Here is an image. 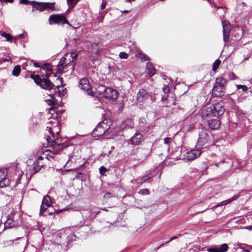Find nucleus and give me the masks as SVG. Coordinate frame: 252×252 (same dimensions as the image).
I'll list each match as a JSON object with an SVG mask.
<instances>
[{
	"label": "nucleus",
	"instance_id": "obj_1",
	"mask_svg": "<svg viewBox=\"0 0 252 252\" xmlns=\"http://www.w3.org/2000/svg\"><path fill=\"white\" fill-rule=\"evenodd\" d=\"M226 83V80L222 77H217L212 90V94L218 97L223 96L225 90V85Z\"/></svg>",
	"mask_w": 252,
	"mask_h": 252
},
{
	"label": "nucleus",
	"instance_id": "obj_2",
	"mask_svg": "<svg viewBox=\"0 0 252 252\" xmlns=\"http://www.w3.org/2000/svg\"><path fill=\"white\" fill-rule=\"evenodd\" d=\"M47 128L48 129V131L51 134V136H48L47 138V141L49 143H51V146L54 149L55 153L57 154L63 149L64 145L61 142V140L59 138H56L51 127L47 126Z\"/></svg>",
	"mask_w": 252,
	"mask_h": 252
},
{
	"label": "nucleus",
	"instance_id": "obj_3",
	"mask_svg": "<svg viewBox=\"0 0 252 252\" xmlns=\"http://www.w3.org/2000/svg\"><path fill=\"white\" fill-rule=\"evenodd\" d=\"M31 78L41 88L50 90L54 87V84L49 79L47 78L41 79L38 74H32L31 75Z\"/></svg>",
	"mask_w": 252,
	"mask_h": 252
},
{
	"label": "nucleus",
	"instance_id": "obj_4",
	"mask_svg": "<svg viewBox=\"0 0 252 252\" xmlns=\"http://www.w3.org/2000/svg\"><path fill=\"white\" fill-rule=\"evenodd\" d=\"M32 2L33 3V8L40 11H43L47 9L55 10V2H39L35 1H32Z\"/></svg>",
	"mask_w": 252,
	"mask_h": 252
},
{
	"label": "nucleus",
	"instance_id": "obj_5",
	"mask_svg": "<svg viewBox=\"0 0 252 252\" xmlns=\"http://www.w3.org/2000/svg\"><path fill=\"white\" fill-rule=\"evenodd\" d=\"M109 128V126L107 125L105 121L100 122L92 132L94 137H99L103 135Z\"/></svg>",
	"mask_w": 252,
	"mask_h": 252
},
{
	"label": "nucleus",
	"instance_id": "obj_6",
	"mask_svg": "<svg viewBox=\"0 0 252 252\" xmlns=\"http://www.w3.org/2000/svg\"><path fill=\"white\" fill-rule=\"evenodd\" d=\"M49 21L50 25L60 23H62V24L65 23L69 24V22L66 19L65 16L61 14L51 15L49 17Z\"/></svg>",
	"mask_w": 252,
	"mask_h": 252
},
{
	"label": "nucleus",
	"instance_id": "obj_7",
	"mask_svg": "<svg viewBox=\"0 0 252 252\" xmlns=\"http://www.w3.org/2000/svg\"><path fill=\"white\" fill-rule=\"evenodd\" d=\"M201 154V152L199 149L192 150L186 152L182 158L187 161L193 160L199 157Z\"/></svg>",
	"mask_w": 252,
	"mask_h": 252
},
{
	"label": "nucleus",
	"instance_id": "obj_8",
	"mask_svg": "<svg viewBox=\"0 0 252 252\" xmlns=\"http://www.w3.org/2000/svg\"><path fill=\"white\" fill-rule=\"evenodd\" d=\"M210 139L209 134L207 132V130L202 129L199 132V138L198 139V145L199 146L203 147L206 143H207Z\"/></svg>",
	"mask_w": 252,
	"mask_h": 252
},
{
	"label": "nucleus",
	"instance_id": "obj_9",
	"mask_svg": "<svg viewBox=\"0 0 252 252\" xmlns=\"http://www.w3.org/2000/svg\"><path fill=\"white\" fill-rule=\"evenodd\" d=\"M212 108V112L215 113L214 117H219L223 115L224 112V108L220 103H216L211 105Z\"/></svg>",
	"mask_w": 252,
	"mask_h": 252
},
{
	"label": "nucleus",
	"instance_id": "obj_10",
	"mask_svg": "<svg viewBox=\"0 0 252 252\" xmlns=\"http://www.w3.org/2000/svg\"><path fill=\"white\" fill-rule=\"evenodd\" d=\"M228 248L227 244H223L221 245H215L208 247L207 249V251L208 252H226Z\"/></svg>",
	"mask_w": 252,
	"mask_h": 252
},
{
	"label": "nucleus",
	"instance_id": "obj_11",
	"mask_svg": "<svg viewBox=\"0 0 252 252\" xmlns=\"http://www.w3.org/2000/svg\"><path fill=\"white\" fill-rule=\"evenodd\" d=\"M118 94L116 90L111 88H107L104 90L103 95L106 98L116 100L118 96Z\"/></svg>",
	"mask_w": 252,
	"mask_h": 252
},
{
	"label": "nucleus",
	"instance_id": "obj_12",
	"mask_svg": "<svg viewBox=\"0 0 252 252\" xmlns=\"http://www.w3.org/2000/svg\"><path fill=\"white\" fill-rule=\"evenodd\" d=\"M222 25L223 27V39L224 42H226L228 41L229 38L230 32V24L227 21H222Z\"/></svg>",
	"mask_w": 252,
	"mask_h": 252
},
{
	"label": "nucleus",
	"instance_id": "obj_13",
	"mask_svg": "<svg viewBox=\"0 0 252 252\" xmlns=\"http://www.w3.org/2000/svg\"><path fill=\"white\" fill-rule=\"evenodd\" d=\"M150 97V94L147 91L144 89H140L137 94L136 99L139 102H145Z\"/></svg>",
	"mask_w": 252,
	"mask_h": 252
},
{
	"label": "nucleus",
	"instance_id": "obj_14",
	"mask_svg": "<svg viewBox=\"0 0 252 252\" xmlns=\"http://www.w3.org/2000/svg\"><path fill=\"white\" fill-rule=\"evenodd\" d=\"M79 87L83 90L87 92L89 95H93L91 91V86L88 80L86 78H83L80 80Z\"/></svg>",
	"mask_w": 252,
	"mask_h": 252
},
{
	"label": "nucleus",
	"instance_id": "obj_15",
	"mask_svg": "<svg viewBox=\"0 0 252 252\" xmlns=\"http://www.w3.org/2000/svg\"><path fill=\"white\" fill-rule=\"evenodd\" d=\"M6 172L3 169H0V187L3 188L9 185V181L6 178Z\"/></svg>",
	"mask_w": 252,
	"mask_h": 252
},
{
	"label": "nucleus",
	"instance_id": "obj_16",
	"mask_svg": "<svg viewBox=\"0 0 252 252\" xmlns=\"http://www.w3.org/2000/svg\"><path fill=\"white\" fill-rule=\"evenodd\" d=\"M51 205V199L49 196L46 195L44 197L42 204L40 207V214L43 213Z\"/></svg>",
	"mask_w": 252,
	"mask_h": 252
},
{
	"label": "nucleus",
	"instance_id": "obj_17",
	"mask_svg": "<svg viewBox=\"0 0 252 252\" xmlns=\"http://www.w3.org/2000/svg\"><path fill=\"white\" fill-rule=\"evenodd\" d=\"M23 241V237H18L14 240H7L4 242V244L5 247L16 246L21 244Z\"/></svg>",
	"mask_w": 252,
	"mask_h": 252
},
{
	"label": "nucleus",
	"instance_id": "obj_18",
	"mask_svg": "<svg viewBox=\"0 0 252 252\" xmlns=\"http://www.w3.org/2000/svg\"><path fill=\"white\" fill-rule=\"evenodd\" d=\"M214 115H215L214 112H212V108L211 106L204 108L201 111V116L204 119L214 117Z\"/></svg>",
	"mask_w": 252,
	"mask_h": 252
},
{
	"label": "nucleus",
	"instance_id": "obj_19",
	"mask_svg": "<svg viewBox=\"0 0 252 252\" xmlns=\"http://www.w3.org/2000/svg\"><path fill=\"white\" fill-rule=\"evenodd\" d=\"M43 159V158L40 156L38 158L36 161L34 162L33 164V169L35 173L39 171L41 167L43 166L44 164L42 162Z\"/></svg>",
	"mask_w": 252,
	"mask_h": 252
},
{
	"label": "nucleus",
	"instance_id": "obj_20",
	"mask_svg": "<svg viewBox=\"0 0 252 252\" xmlns=\"http://www.w3.org/2000/svg\"><path fill=\"white\" fill-rule=\"evenodd\" d=\"M142 137L143 136L140 133H136L130 138V143L133 145H137L141 142Z\"/></svg>",
	"mask_w": 252,
	"mask_h": 252
},
{
	"label": "nucleus",
	"instance_id": "obj_21",
	"mask_svg": "<svg viewBox=\"0 0 252 252\" xmlns=\"http://www.w3.org/2000/svg\"><path fill=\"white\" fill-rule=\"evenodd\" d=\"M220 125V122L217 119H212L208 121V126L212 129H218Z\"/></svg>",
	"mask_w": 252,
	"mask_h": 252
},
{
	"label": "nucleus",
	"instance_id": "obj_22",
	"mask_svg": "<svg viewBox=\"0 0 252 252\" xmlns=\"http://www.w3.org/2000/svg\"><path fill=\"white\" fill-rule=\"evenodd\" d=\"M146 71L149 76L151 77L155 74V69L150 63H147L146 64Z\"/></svg>",
	"mask_w": 252,
	"mask_h": 252
},
{
	"label": "nucleus",
	"instance_id": "obj_23",
	"mask_svg": "<svg viewBox=\"0 0 252 252\" xmlns=\"http://www.w3.org/2000/svg\"><path fill=\"white\" fill-rule=\"evenodd\" d=\"M133 123L131 120L127 119L121 125V128L123 129H127L131 128Z\"/></svg>",
	"mask_w": 252,
	"mask_h": 252
},
{
	"label": "nucleus",
	"instance_id": "obj_24",
	"mask_svg": "<svg viewBox=\"0 0 252 252\" xmlns=\"http://www.w3.org/2000/svg\"><path fill=\"white\" fill-rule=\"evenodd\" d=\"M239 197V194H235L232 198L227 199L225 201H223L221 202L220 204L216 205L215 207H218L220 205L222 206V205H226V204L231 202L232 201L237 199Z\"/></svg>",
	"mask_w": 252,
	"mask_h": 252
},
{
	"label": "nucleus",
	"instance_id": "obj_25",
	"mask_svg": "<svg viewBox=\"0 0 252 252\" xmlns=\"http://www.w3.org/2000/svg\"><path fill=\"white\" fill-rule=\"evenodd\" d=\"M21 72V67L19 65H16L12 71V75L18 76Z\"/></svg>",
	"mask_w": 252,
	"mask_h": 252
},
{
	"label": "nucleus",
	"instance_id": "obj_26",
	"mask_svg": "<svg viewBox=\"0 0 252 252\" xmlns=\"http://www.w3.org/2000/svg\"><path fill=\"white\" fill-rule=\"evenodd\" d=\"M220 63V61L219 59L216 60L213 64L212 70L214 71H216L218 68Z\"/></svg>",
	"mask_w": 252,
	"mask_h": 252
},
{
	"label": "nucleus",
	"instance_id": "obj_27",
	"mask_svg": "<svg viewBox=\"0 0 252 252\" xmlns=\"http://www.w3.org/2000/svg\"><path fill=\"white\" fill-rule=\"evenodd\" d=\"M1 35L2 37H4L5 38H6L7 40L8 41H11L12 39L13 38V37H12L10 34L7 33L5 32H3L1 33Z\"/></svg>",
	"mask_w": 252,
	"mask_h": 252
},
{
	"label": "nucleus",
	"instance_id": "obj_28",
	"mask_svg": "<svg viewBox=\"0 0 252 252\" xmlns=\"http://www.w3.org/2000/svg\"><path fill=\"white\" fill-rule=\"evenodd\" d=\"M138 57L141 59L143 61H146L149 60V57L146 54L143 53H139Z\"/></svg>",
	"mask_w": 252,
	"mask_h": 252
},
{
	"label": "nucleus",
	"instance_id": "obj_29",
	"mask_svg": "<svg viewBox=\"0 0 252 252\" xmlns=\"http://www.w3.org/2000/svg\"><path fill=\"white\" fill-rule=\"evenodd\" d=\"M12 220L11 219H8L4 223L5 227L7 228H11L12 227Z\"/></svg>",
	"mask_w": 252,
	"mask_h": 252
},
{
	"label": "nucleus",
	"instance_id": "obj_30",
	"mask_svg": "<svg viewBox=\"0 0 252 252\" xmlns=\"http://www.w3.org/2000/svg\"><path fill=\"white\" fill-rule=\"evenodd\" d=\"M76 0H66L67 5L72 8L77 4L75 3Z\"/></svg>",
	"mask_w": 252,
	"mask_h": 252
},
{
	"label": "nucleus",
	"instance_id": "obj_31",
	"mask_svg": "<svg viewBox=\"0 0 252 252\" xmlns=\"http://www.w3.org/2000/svg\"><path fill=\"white\" fill-rule=\"evenodd\" d=\"M99 173L101 175H104L105 173L107 171V169L104 166H101L99 168Z\"/></svg>",
	"mask_w": 252,
	"mask_h": 252
},
{
	"label": "nucleus",
	"instance_id": "obj_32",
	"mask_svg": "<svg viewBox=\"0 0 252 252\" xmlns=\"http://www.w3.org/2000/svg\"><path fill=\"white\" fill-rule=\"evenodd\" d=\"M119 57L121 59H126L128 57V55L124 52H121L119 54Z\"/></svg>",
	"mask_w": 252,
	"mask_h": 252
},
{
	"label": "nucleus",
	"instance_id": "obj_33",
	"mask_svg": "<svg viewBox=\"0 0 252 252\" xmlns=\"http://www.w3.org/2000/svg\"><path fill=\"white\" fill-rule=\"evenodd\" d=\"M237 88L238 89H242L244 92H247L248 90V88L246 85H237Z\"/></svg>",
	"mask_w": 252,
	"mask_h": 252
},
{
	"label": "nucleus",
	"instance_id": "obj_34",
	"mask_svg": "<svg viewBox=\"0 0 252 252\" xmlns=\"http://www.w3.org/2000/svg\"><path fill=\"white\" fill-rule=\"evenodd\" d=\"M139 193L141 195H147L149 194V191L148 189H145L140 190Z\"/></svg>",
	"mask_w": 252,
	"mask_h": 252
},
{
	"label": "nucleus",
	"instance_id": "obj_35",
	"mask_svg": "<svg viewBox=\"0 0 252 252\" xmlns=\"http://www.w3.org/2000/svg\"><path fill=\"white\" fill-rule=\"evenodd\" d=\"M150 178V176H149V175H145L144 176H143L141 178V181H139V183L140 184H142L144 182H145L146 181H147L149 178Z\"/></svg>",
	"mask_w": 252,
	"mask_h": 252
},
{
	"label": "nucleus",
	"instance_id": "obj_36",
	"mask_svg": "<svg viewBox=\"0 0 252 252\" xmlns=\"http://www.w3.org/2000/svg\"><path fill=\"white\" fill-rule=\"evenodd\" d=\"M40 68L45 70H49L51 69V66L49 63H44L43 65L40 66Z\"/></svg>",
	"mask_w": 252,
	"mask_h": 252
},
{
	"label": "nucleus",
	"instance_id": "obj_37",
	"mask_svg": "<svg viewBox=\"0 0 252 252\" xmlns=\"http://www.w3.org/2000/svg\"><path fill=\"white\" fill-rule=\"evenodd\" d=\"M177 238H178V237H177V236H173L172 237H171V238L170 239V240H169L168 241L166 242L165 243H164V244H162L160 245L159 246V248L162 247V246H164V245H165V244H167L169 243L170 242H171V241L174 240H175V239H177Z\"/></svg>",
	"mask_w": 252,
	"mask_h": 252
},
{
	"label": "nucleus",
	"instance_id": "obj_38",
	"mask_svg": "<svg viewBox=\"0 0 252 252\" xmlns=\"http://www.w3.org/2000/svg\"><path fill=\"white\" fill-rule=\"evenodd\" d=\"M78 57V54L75 52H72L70 53V57L73 59H76Z\"/></svg>",
	"mask_w": 252,
	"mask_h": 252
},
{
	"label": "nucleus",
	"instance_id": "obj_39",
	"mask_svg": "<svg viewBox=\"0 0 252 252\" xmlns=\"http://www.w3.org/2000/svg\"><path fill=\"white\" fill-rule=\"evenodd\" d=\"M20 2L21 4L26 5H28L30 3L29 0H20Z\"/></svg>",
	"mask_w": 252,
	"mask_h": 252
},
{
	"label": "nucleus",
	"instance_id": "obj_40",
	"mask_svg": "<svg viewBox=\"0 0 252 252\" xmlns=\"http://www.w3.org/2000/svg\"><path fill=\"white\" fill-rule=\"evenodd\" d=\"M171 138L169 137H166L164 139V143L166 145H169Z\"/></svg>",
	"mask_w": 252,
	"mask_h": 252
},
{
	"label": "nucleus",
	"instance_id": "obj_41",
	"mask_svg": "<svg viewBox=\"0 0 252 252\" xmlns=\"http://www.w3.org/2000/svg\"><path fill=\"white\" fill-rule=\"evenodd\" d=\"M24 33H22V34L17 35V36H16L14 37H13V38H14L16 40H17V39H19V38H23L24 37Z\"/></svg>",
	"mask_w": 252,
	"mask_h": 252
},
{
	"label": "nucleus",
	"instance_id": "obj_42",
	"mask_svg": "<svg viewBox=\"0 0 252 252\" xmlns=\"http://www.w3.org/2000/svg\"><path fill=\"white\" fill-rule=\"evenodd\" d=\"M163 91L165 94H167L169 92V88L168 86H166L163 88Z\"/></svg>",
	"mask_w": 252,
	"mask_h": 252
},
{
	"label": "nucleus",
	"instance_id": "obj_43",
	"mask_svg": "<svg viewBox=\"0 0 252 252\" xmlns=\"http://www.w3.org/2000/svg\"><path fill=\"white\" fill-rule=\"evenodd\" d=\"M105 6H106V3L103 2L101 3V9L102 10L104 9L105 8Z\"/></svg>",
	"mask_w": 252,
	"mask_h": 252
},
{
	"label": "nucleus",
	"instance_id": "obj_44",
	"mask_svg": "<svg viewBox=\"0 0 252 252\" xmlns=\"http://www.w3.org/2000/svg\"><path fill=\"white\" fill-rule=\"evenodd\" d=\"M111 195V194L110 193H106L105 194L104 196V197L107 198V197H110Z\"/></svg>",
	"mask_w": 252,
	"mask_h": 252
},
{
	"label": "nucleus",
	"instance_id": "obj_45",
	"mask_svg": "<svg viewBox=\"0 0 252 252\" xmlns=\"http://www.w3.org/2000/svg\"><path fill=\"white\" fill-rule=\"evenodd\" d=\"M33 65L35 67H40V66H41L40 65H39V64L37 63H33Z\"/></svg>",
	"mask_w": 252,
	"mask_h": 252
},
{
	"label": "nucleus",
	"instance_id": "obj_46",
	"mask_svg": "<svg viewBox=\"0 0 252 252\" xmlns=\"http://www.w3.org/2000/svg\"><path fill=\"white\" fill-rule=\"evenodd\" d=\"M75 235H74V234H72L71 235V240H75Z\"/></svg>",
	"mask_w": 252,
	"mask_h": 252
},
{
	"label": "nucleus",
	"instance_id": "obj_47",
	"mask_svg": "<svg viewBox=\"0 0 252 252\" xmlns=\"http://www.w3.org/2000/svg\"><path fill=\"white\" fill-rule=\"evenodd\" d=\"M4 1H5V2H9V3H13V1H14V0H4Z\"/></svg>",
	"mask_w": 252,
	"mask_h": 252
},
{
	"label": "nucleus",
	"instance_id": "obj_48",
	"mask_svg": "<svg viewBox=\"0 0 252 252\" xmlns=\"http://www.w3.org/2000/svg\"><path fill=\"white\" fill-rule=\"evenodd\" d=\"M97 44L94 43V44H93L91 46L92 47H97Z\"/></svg>",
	"mask_w": 252,
	"mask_h": 252
},
{
	"label": "nucleus",
	"instance_id": "obj_49",
	"mask_svg": "<svg viewBox=\"0 0 252 252\" xmlns=\"http://www.w3.org/2000/svg\"><path fill=\"white\" fill-rule=\"evenodd\" d=\"M50 75H51V74L50 73H49L46 74V76L47 77H48L50 76Z\"/></svg>",
	"mask_w": 252,
	"mask_h": 252
},
{
	"label": "nucleus",
	"instance_id": "obj_50",
	"mask_svg": "<svg viewBox=\"0 0 252 252\" xmlns=\"http://www.w3.org/2000/svg\"><path fill=\"white\" fill-rule=\"evenodd\" d=\"M51 97L52 98V99H54V94H50Z\"/></svg>",
	"mask_w": 252,
	"mask_h": 252
},
{
	"label": "nucleus",
	"instance_id": "obj_51",
	"mask_svg": "<svg viewBox=\"0 0 252 252\" xmlns=\"http://www.w3.org/2000/svg\"><path fill=\"white\" fill-rule=\"evenodd\" d=\"M102 210L103 211H107V210L105 208H103V209H102Z\"/></svg>",
	"mask_w": 252,
	"mask_h": 252
},
{
	"label": "nucleus",
	"instance_id": "obj_52",
	"mask_svg": "<svg viewBox=\"0 0 252 252\" xmlns=\"http://www.w3.org/2000/svg\"><path fill=\"white\" fill-rule=\"evenodd\" d=\"M131 0H126V2H130Z\"/></svg>",
	"mask_w": 252,
	"mask_h": 252
},
{
	"label": "nucleus",
	"instance_id": "obj_53",
	"mask_svg": "<svg viewBox=\"0 0 252 252\" xmlns=\"http://www.w3.org/2000/svg\"><path fill=\"white\" fill-rule=\"evenodd\" d=\"M79 1H80V0H76V1H75V3H77V2H78Z\"/></svg>",
	"mask_w": 252,
	"mask_h": 252
},
{
	"label": "nucleus",
	"instance_id": "obj_54",
	"mask_svg": "<svg viewBox=\"0 0 252 252\" xmlns=\"http://www.w3.org/2000/svg\"><path fill=\"white\" fill-rule=\"evenodd\" d=\"M124 12L126 13H128V11L127 10H125L124 11Z\"/></svg>",
	"mask_w": 252,
	"mask_h": 252
},
{
	"label": "nucleus",
	"instance_id": "obj_55",
	"mask_svg": "<svg viewBox=\"0 0 252 252\" xmlns=\"http://www.w3.org/2000/svg\"><path fill=\"white\" fill-rule=\"evenodd\" d=\"M62 65V63L60 62L58 64V66Z\"/></svg>",
	"mask_w": 252,
	"mask_h": 252
},
{
	"label": "nucleus",
	"instance_id": "obj_56",
	"mask_svg": "<svg viewBox=\"0 0 252 252\" xmlns=\"http://www.w3.org/2000/svg\"><path fill=\"white\" fill-rule=\"evenodd\" d=\"M249 228L252 230V226H249Z\"/></svg>",
	"mask_w": 252,
	"mask_h": 252
},
{
	"label": "nucleus",
	"instance_id": "obj_57",
	"mask_svg": "<svg viewBox=\"0 0 252 252\" xmlns=\"http://www.w3.org/2000/svg\"><path fill=\"white\" fill-rule=\"evenodd\" d=\"M245 252H251L249 250H246Z\"/></svg>",
	"mask_w": 252,
	"mask_h": 252
},
{
	"label": "nucleus",
	"instance_id": "obj_58",
	"mask_svg": "<svg viewBox=\"0 0 252 252\" xmlns=\"http://www.w3.org/2000/svg\"><path fill=\"white\" fill-rule=\"evenodd\" d=\"M224 13H225V11L223 10V11H222L221 14H223Z\"/></svg>",
	"mask_w": 252,
	"mask_h": 252
},
{
	"label": "nucleus",
	"instance_id": "obj_59",
	"mask_svg": "<svg viewBox=\"0 0 252 252\" xmlns=\"http://www.w3.org/2000/svg\"><path fill=\"white\" fill-rule=\"evenodd\" d=\"M233 76H234V78H233V79H235L236 78V77L234 75V74H233Z\"/></svg>",
	"mask_w": 252,
	"mask_h": 252
},
{
	"label": "nucleus",
	"instance_id": "obj_60",
	"mask_svg": "<svg viewBox=\"0 0 252 252\" xmlns=\"http://www.w3.org/2000/svg\"><path fill=\"white\" fill-rule=\"evenodd\" d=\"M218 9H222V7H218Z\"/></svg>",
	"mask_w": 252,
	"mask_h": 252
},
{
	"label": "nucleus",
	"instance_id": "obj_61",
	"mask_svg": "<svg viewBox=\"0 0 252 252\" xmlns=\"http://www.w3.org/2000/svg\"><path fill=\"white\" fill-rule=\"evenodd\" d=\"M72 170H73V169H69V170H68L67 171H72Z\"/></svg>",
	"mask_w": 252,
	"mask_h": 252
},
{
	"label": "nucleus",
	"instance_id": "obj_62",
	"mask_svg": "<svg viewBox=\"0 0 252 252\" xmlns=\"http://www.w3.org/2000/svg\"><path fill=\"white\" fill-rule=\"evenodd\" d=\"M62 80H63V78H60V80H61V82H62Z\"/></svg>",
	"mask_w": 252,
	"mask_h": 252
},
{
	"label": "nucleus",
	"instance_id": "obj_63",
	"mask_svg": "<svg viewBox=\"0 0 252 252\" xmlns=\"http://www.w3.org/2000/svg\"><path fill=\"white\" fill-rule=\"evenodd\" d=\"M0 2H3V1H4V0H0Z\"/></svg>",
	"mask_w": 252,
	"mask_h": 252
},
{
	"label": "nucleus",
	"instance_id": "obj_64",
	"mask_svg": "<svg viewBox=\"0 0 252 252\" xmlns=\"http://www.w3.org/2000/svg\"><path fill=\"white\" fill-rule=\"evenodd\" d=\"M141 180V178H139L138 180H137V181H138V180Z\"/></svg>",
	"mask_w": 252,
	"mask_h": 252
}]
</instances>
